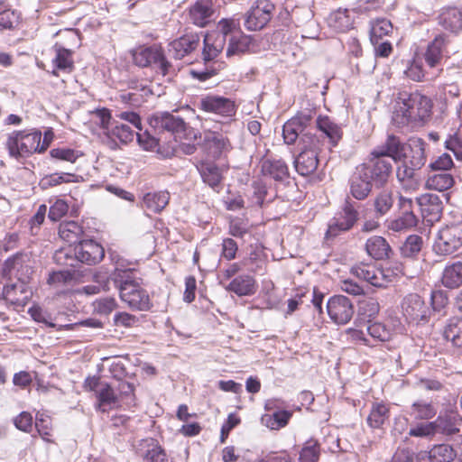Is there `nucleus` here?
<instances>
[{
    "mask_svg": "<svg viewBox=\"0 0 462 462\" xmlns=\"http://www.w3.org/2000/svg\"><path fill=\"white\" fill-rule=\"evenodd\" d=\"M372 155L374 157V161L371 164H363L360 167L363 170V177H370L373 181L382 185L385 182L392 165L388 159L391 157L395 162H400L401 165L397 167V177L400 181L404 180V170H402V166H404L402 158L404 157L403 145L401 143L399 137L393 134H390L386 141L385 149H375L373 151Z\"/></svg>",
    "mask_w": 462,
    "mask_h": 462,
    "instance_id": "1",
    "label": "nucleus"
},
{
    "mask_svg": "<svg viewBox=\"0 0 462 462\" xmlns=\"http://www.w3.org/2000/svg\"><path fill=\"white\" fill-rule=\"evenodd\" d=\"M72 253L77 260L89 265L99 263L105 255L99 244L93 240H82L73 250L69 248L57 251L54 259L59 264L73 265L74 258L70 256Z\"/></svg>",
    "mask_w": 462,
    "mask_h": 462,
    "instance_id": "2",
    "label": "nucleus"
},
{
    "mask_svg": "<svg viewBox=\"0 0 462 462\" xmlns=\"http://www.w3.org/2000/svg\"><path fill=\"white\" fill-rule=\"evenodd\" d=\"M300 145L301 151L294 160V167L299 174L309 176L318 168L322 144L319 137L307 132L300 139Z\"/></svg>",
    "mask_w": 462,
    "mask_h": 462,
    "instance_id": "3",
    "label": "nucleus"
},
{
    "mask_svg": "<svg viewBox=\"0 0 462 462\" xmlns=\"http://www.w3.org/2000/svg\"><path fill=\"white\" fill-rule=\"evenodd\" d=\"M118 289L122 301L132 310H147L150 309L151 303L148 293L127 273H124V275L121 276Z\"/></svg>",
    "mask_w": 462,
    "mask_h": 462,
    "instance_id": "4",
    "label": "nucleus"
},
{
    "mask_svg": "<svg viewBox=\"0 0 462 462\" xmlns=\"http://www.w3.org/2000/svg\"><path fill=\"white\" fill-rule=\"evenodd\" d=\"M431 100L415 92L406 99V126L417 129L423 126L431 116Z\"/></svg>",
    "mask_w": 462,
    "mask_h": 462,
    "instance_id": "5",
    "label": "nucleus"
},
{
    "mask_svg": "<svg viewBox=\"0 0 462 462\" xmlns=\"http://www.w3.org/2000/svg\"><path fill=\"white\" fill-rule=\"evenodd\" d=\"M42 133L14 132L6 141V147L10 156L19 159L25 158L33 152H39Z\"/></svg>",
    "mask_w": 462,
    "mask_h": 462,
    "instance_id": "6",
    "label": "nucleus"
},
{
    "mask_svg": "<svg viewBox=\"0 0 462 462\" xmlns=\"http://www.w3.org/2000/svg\"><path fill=\"white\" fill-rule=\"evenodd\" d=\"M462 246V223L448 225L438 232L433 245L437 254L448 255Z\"/></svg>",
    "mask_w": 462,
    "mask_h": 462,
    "instance_id": "7",
    "label": "nucleus"
},
{
    "mask_svg": "<svg viewBox=\"0 0 462 462\" xmlns=\"http://www.w3.org/2000/svg\"><path fill=\"white\" fill-rule=\"evenodd\" d=\"M274 10L269 0L255 1L245 14V27L249 31L262 30L271 21Z\"/></svg>",
    "mask_w": 462,
    "mask_h": 462,
    "instance_id": "8",
    "label": "nucleus"
},
{
    "mask_svg": "<svg viewBox=\"0 0 462 462\" xmlns=\"http://www.w3.org/2000/svg\"><path fill=\"white\" fill-rule=\"evenodd\" d=\"M134 61L139 67L154 66L163 76L167 75L171 63L166 60L160 46L152 45L134 53Z\"/></svg>",
    "mask_w": 462,
    "mask_h": 462,
    "instance_id": "9",
    "label": "nucleus"
},
{
    "mask_svg": "<svg viewBox=\"0 0 462 462\" xmlns=\"http://www.w3.org/2000/svg\"><path fill=\"white\" fill-rule=\"evenodd\" d=\"M369 0H356L346 5L345 8L339 7L337 10L332 12L328 17V24L335 32H343L352 27L353 20L348 14L349 10L353 11H366L368 7L365 6Z\"/></svg>",
    "mask_w": 462,
    "mask_h": 462,
    "instance_id": "10",
    "label": "nucleus"
},
{
    "mask_svg": "<svg viewBox=\"0 0 462 462\" xmlns=\"http://www.w3.org/2000/svg\"><path fill=\"white\" fill-rule=\"evenodd\" d=\"M357 219L358 212L352 204L346 202L342 211L329 223L326 232V239L334 238L341 232L349 230Z\"/></svg>",
    "mask_w": 462,
    "mask_h": 462,
    "instance_id": "11",
    "label": "nucleus"
},
{
    "mask_svg": "<svg viewBox=\"0 0 462 462\" xmlns=\"http://www.w3.org/2000/svg\"><path fill=\"white\" fill-rule=\"evenodd\" d=\"M327 311L337 324H346L353 317L354 308L348 298L343 295L334 296L327 303Z\"/></svg>",
    "mask_w": 462,
    "mask_h": 462,
    "instance_id": "12",
    "label": "nucleus"
},
{
    "mask_svg": "<svg viewBox=\"0 0 462 462\" xmlns=\"http://www.w3.org/2000/svg\"><path fill=\"white\" fill-rule=\"evenodd\" d=\"M199 107L208 113L230 117L236 114V105L233 100L220 96L208 95L202 97Z\"/></svg>",
    "mask_w": 462,
    "mask_h": 462,
    "instance_id": "13",
    "label": "nucleus"
},
{
    "mask_svg": "<svg viewBox=\"0 0 462 462\" xmlns=\"http://www.w3.org/2000/svg\"><path fill=\"white\" fill-rule=\"evenodd\" d=\"M406 321L416 324L425 323L428 321L430 310L425 304L422 297L418 294H410L406 300Z\"/></svg>",
    "mask_w": 462,
    "mask_h": 462,
    "instance_id": "14",
    "label": "nucleus"
},
{
    "mask_svg": "<svg viewBox=\"0 0 462 462\" xmlns=\"http://www.w3.org/2000/svg\"><path fill=\"white\" fill-rule=\"evenodd\" d=\"M32 296L31 290L27 285L18 280L16 282L3 287L0 297L6 301L17 306H24Z\"/></svg>",
    "mask_w": 462,
    "mask_h": 462,
    "instance_id": "15",
    "label": "nucleus"
},
{
    "mask_svg": "<svg viewBox=\"0 0 462 462\" xmlns=\"http://www.w3.org/2000/svg\"><path fill=\"white\" fill-rule=\"evenodd\" d=\"M415 205L421 217L432 223L439 217L441 205L437 195L423 194L415 199Z\"/></svg>",
    "mask_w": 462,
    "mask_h": 462,
    "instance_id": "16",
    "label": "nucleus"
},
{
    "mask_svg": "<svg viewBox=\"0 0 462 462\" xmlns=\"http://www.w3.org/2000/svg\"><path fill=\"white\" fill-rule=\"evenodd\" d=\"M423 142L420 138L411 137L406 143V175L408 169H420L425 163Z\"/></svg>",
    "mask_w": 462,
    "mask_h": 462,
    "instance_id": "17",
    "label": "nucleus"
},
{
    "mask_svg": "<svg viewBox=\"0 0 462 462\" xmlns=\"http://www.w3.org/2000/svg\"><path fill=\"white\" fill-rule=\"evenodd\" d=\"M136 453L142 457L143 462H168L165 451L153 439H142Z\"/></svg>",
    "mask_w": 462,
    "mask_h": 462,
    "instance_id": "18",
    "label": "nucleus"
},
{
    "mask_svg": "<svg viewBox=\"0 0 462 462\" xmlns=\"http://www.w3.org/2000/svg\"><path fill=\"white\" fill-rule=\"evenodd\" d=\"M212 0H198L189 10L190 22L199 26L205 27L212 20L214 14Z\"/></svg>",
    "mask_w": 462,
    "mask_h": 462,
    "instance_id": "19",
    "label": "nucleus"
},
{
    "mask_svg": "<svg viewBox=\"0 0 462 462\" xmlns=\"http://www.w3.org/2000/svg\"><path fill=\"white\" fill-rule=\"evenodd\" d=\"M150 125L159 130H166L179 134L186 130V124L183 119L169 113L154 115L150 120Z\"/></svg>",
    "mask_w": 462,
    "mask_h": 462,
    "instance_id": "20",
    "label": "nucleus"
},
{
    "mask_svg": "<svg viewBox=\"0 0 462 462\" xmlns=\"http://www.w3.org/2000/svg\"><path fill=\"white\" fill-rule=\"evenodd\" d=\"M351 273L357 278L367 282L373 286H385V274L382 269L377 268L374 264H357L352 267Z\"/></svg>",
    "mask_w": 462,
    "mask_h": 462,
    "instance_id": "21",
    "label": "nucleus"
},
{
    "mask_svg": "<svg viewBox=\"0 0 462 462\" xmlns=\"http://www.w3.org/2000/svg\"><path fill=\"white\" fill-rule=\"evenodd\" d=\"M199 38L197 34H186L174 40L170 44L169 51L177 60H181L192 52L199 45Z\"/></svg>",
    "mask_w": 462,
    "mask_h": 462,
    "instance_id": "22",
    "label": "nucleus"
},
{
    "mask_svg": "<svg viewBox=\"0 0 462 462\" xmlns=\"http://www.w3.org/2000/svg\"><path fill=\"white\" fill-rule=\"evenodd\" d=\"M262 174L276 181H282L289 177L286 163L281 159H266L261 163Z\"/></svg>",
    "mask_w": 462,
    "mask_h": 462,
    "instance_id": "23",
    "label": "nucleus"
},
{
    "mask_svg": "<svg viewBox=\"0 0 462 462\" xmlns=\"http://www.w3.org/2000/svg\"><path fill=\"white\" fill-rule=\"evenodd\" d=\"M439 23L445 30L457 32L462 29V11L457 7L443 8Z\"/></svg>",
    "mask_w": 462,
    "mask_h": 462,
    "instance_id": "24",
    "label": "nucleus"
},
{
    "mask_svg": "<svg viewBox=\"0 0 462 462\" xmlns=\"http://www.w3.org/2000/svg\"><path fill=\"white\" fill-rule=\"evenodd\" d=\"M96 398L97 400L96 408L102 412H106L114 409L119 403L118 396L107 383L101 384L100 389L96 394Z\"/></svg>",
    "mask_w": 462,
    "mask_h": 462,
    "instance_id": "25",
    "label": "nucleus"
},
{
    "mask_svg": "<svg viewBox=\"0 0 462 462\" xmlns=\"http://www.w3.org/2000/svg\"><path fill=\"white\" fill-rule=\"evenodd\" d=\"M226 41L222 34L208 33L204 38L203 59L213 60L224 50Z\"/></svg>",
    "mask_w": 462,
    "mask_h": 462,
    "instance_id": "26",
    "label": "nucleus"
},
{
    "mask_svg": "<svg viewBox=\"0 0 462 462\" xmlns=\"http://www.w3.org/2000/svg\"><path fill=\"white\" fill-rule=\"evenodd\" d=\"M256 288L257 286L253 277L240 275L232 280L226 289L238 296H249L255 293Z\"/></svg>",
    "mask_w": 462,
    "mask_h": 462,
    "instance_id": "27",
    "label": "nucleus"
},
{
    "mask_svg": "<svg viewBox=\"0 0 462 462\" xmlns=\"http://www.w3.org/2000/svg\"><path fill=\"white\" fill-rule=\"evenodd\" d=\"M55 58L52 62L56 68L52 71L54 76H58L57 70H61L66 73H70L74 69V61L72 58V51L69 49H65L60 45L55 44Z\"/></svg>",
    "mask_w": 462,
    "mask_h": 462,
    "instance_id": "28",
    "label": "nucleus"
},
{
    "mask_svg": "<svg viewBox=\"0 0 462 462\" xmlns=\"http://www.w3.org/2000/svg\"><path fill=\"white\" fill-rule=\"evenodd\" d=\"M203 181L212 189H217L222 180L221 170L211 162H201L197 166Z\"/></svg>",
    "mask_w": 462,
    "mask_h": 462,
    "instance_id": "29",
    "label": "nucleus"
},
{
    "mask_svg": "<svg viewBox=\"0 0 462 462\" xmlns=\"http://www.w3.org/2000/svg\"><path fill=\"white\" fill-rule=\"evenodd\" d=\"M83 228L75 221H66L60 224L59 236L69 245H76L82 241Z\"/></svg>",
    "mask_w": 462,
    "mask_h": 462,
    "instance_id": "30",
    "label": "nucleus"
},
{
    "mask_svg": "<svg viewBox=\"0 0 462 462\" xmlns=\"http://www.w3.org/2000/svg\"><path fill=\"white\" fill-rule=\"evenodd\" d=\"M362 173V168H357V172L355 173L351 180V193L357 199L366 198L372 189L373 180L370 177H363Z\"/></svg>",
    "mask_w": 462,
    "mask_h": 462,
    "instance_id": "31",
    "label": "nucleus"
},
{
    "mask_svg": "<svg viewBox=\"0 0 462 462\" xmlns=\"http://www.w3.org/2000/svg\"><path fill=\"white\" fill-rule=\"evenodd\" d=\"M365 250L372 258L382 260L388 257L391 247L383 237L374 236L366 241Z\"/></svg>",
    "mask_w": 462,
    "mask_h": 462,
    "instance_id": "32",
    "label": "nucleus"
},
{
    "mask_svg": "<svg viewBox=\"0 0 462 462\" xmlns=\"http://www.w3.org/2000/svg\"><path fill=\"white\" fill-rule=\"evenodd\" d=\"M251 43V36L245 35L241 32H236L235 34H232V36L228 39L226 56L231 57L247 51Z\"/></svg>",
    "mask_w": 462,
    "mask_h": 462,
    "instance_id": "33",
    "label": "nucleus"
},
{
    "mask_svg": "<svg viewBox=\"0 0 462 462\" xmlns=\"http://www.w3.org/2000/svg\"><path fill=\"white\" fill-rule=\"evenodd\" d=\"M442 284L449 289H455L462 285V263L456 262L447 265L443 271Z\"/></svg>",
    "mask_w": 462,
    "mask_h": 462,
    "instance_id": "34",
    "label": "nucleus"
},
{
    "mask_svg": "<svg viewBox=\"0 0 462 462\" xmlns=\"http://www.w3.org/2000/svg\"><path fill=\"white\" fill-rule=\"evenodd\" d=\"M393 31L392 23L386 18H376L370 22V41L373 45H376L379 41H383L384 36H388Z\"/></svg>",
    "mask_w": 462,
    "mask_h": 462,
    "instance_id": "35",
    "label": "nucleus"
},
{
    "mask_svg": "<svg viewBox=\"0 0 462 462\" xmlns=\"http://www.w3.org/2000/svg\"><path fill=\"white\" fill-rule=\"evenodd\" d=\"M169 199L167 191L149 192L143 196V204L148 210L159 213L168 205Z\"/></svg>",
    "mask_w": 462,
    "mask_h": 462,
    "instance_id": "36",
    "label": "nucleus"
},
{
    "mask_svg": "<svg viewBox=\"0 0 462 462\" xmlns=\"http://www.w3.org/2000/svg\"><path fill=\"white\" fill-rule=\"evenodd\" d=\"M317 126L329 139L332 145H336L342 138L341 127L328 116H319L317 119Z\"/></svg>",
    "mask_w": 462,
    "mask_h": 462,
    "instance_id": "37",
    "label": "nucleus"
},
{
    "mask_svg": "<svg viewBox=\"0 0 462 462\" xmlns=\"http://www.w3.org/2000/svg\"><path fill=\"white\" fill-rule=\"evenodd\" d=\"M443 336L456 347H462V319H451L446 325Z\"/></svg>",
    "mask_w": 462,
    "mask_h": 462,
    "instance_id": "38",
    "label": "nucleus"
},
{
    "mask_svg": "<svg viewBox=\"0 0 462 462\" xmlns=\"http://www.w3.org/2000/svg\"><path fill=\"white\" fill-rule=\"evenodd\" d=\"M454 178L451 174L442 171L429 177L426 186L430 189L444 191L450 189L454 185Z\"/></svg>",
    "mask_w": 462,
    "mask_h": 462,
    "instance_id": "39",
    "label": "nucleus"
},
{
    "mask_svg": "<svg viewBox=\"0 0 462 462\" xmlns=\"http://www.w3.org/2000/svg\"><path fill=\"white\" fill-rule=\"evenodd\" d=\"M76 181V176L72 173L63 172V173H52L44 176L40 180V186L43 189H47L55 186H58L62 183H69Z\"/></svg>",
    "mask_w": 462,
    "mask_h": 462,
    "instance_id": "40",
    "label": "nucleus"
},
{
    "mask_svg": "<svg viewBox=\"0 0 462 462\" xmlns=\"http://www.w3.org/2000/svg\"><path fill=\"white\" fill-rule=\"evenodd\" d=\"M387 417V407L383 403H375L371 409L370 414L367 418V422L370 427L377 429L384 423Z\"/></svg>",
    "mask_w": 462,
    "mask_h": 462,
    "instance_id": "41",
    "label": "nucleus"
},
{
    "mask_svg": "<svg viewBox=\"0 0 462 462\" xmlns=\"http://www.w3.org/2000/svg\"><path fill=\"white\" fill-rule=\"evenodd\" d=\"M443 38L436 37L435 40L428 46L425 53V59L428 65L431 68L437 66L441 60Z\"/></svg>",
    "mask_w": 462,
    "mask_h": 462,
    "instance_id": "42",
    "label": "nucleus"
},
{
    "mask_svg": "<svg viewBox=\"0 0 462 462\" xmlns=\"http://www.w3.org/2000/svg\"><path fill=\"white\" fill-rule=\"evenodd\" d=\"M50 154L52 158L69 162L74 163L79 158L82 157L84 154L81 151L67 148V147H60L51 150Z\"/></svg>",
    "mask_w": 462,
    "mask_h": 462,
    "instance_id": "43",
    "label": "nucleus"
},
{
    "mask_svg": "<svg viewBox=\"0 0 462 462\" xmlns=\"http://www.w3.org/2000/svg\"><path fill=\"white\" fill-rule=\"evenodd\" d=\"M304 134L295 120L290 119L283 125L282 135L287 144L294 143L297 138L300 135L301 138Z\"/></svg>",
    "mask_w": 462,
    "mask_h": 462,
    "instance_id": "44",
    "label": "nucleus"
},
{
    "mask_svg": "<svg viewBox=\"0 0 462 462\" xmlns=\"http://www.w3.org/2000/svg\"><path fill=\"white\" fill-rule=\"evenodd\" d=\"M433 462H451L456 457L454 449L446 444L435 446L431 448Z\"/></svg>",
    "mask_w": 462,
    "mask_h": 462,
    "instance_id": "45",
    "label": "nucleus"
},
{
    "mask_svg": "<svg viewBox=\"0 0 462 462\" xmlns=\"http://www.w3.org/2000/svg\"><path fill=\"white\" fill-rule=\"evenodd\" d=\"M379 312V303L373 298H366L358 303V314L364 319L374 318Z\"/></svg>",
    "mask_w": 462,
    "mask_h": 462,
    "instance_id": "46",
    "label": "nucleus"
},
{
    "mask_svg": "<svg viewBox=\"0 0 462 462\" xmlns=\"http://www.w3.org/2000/svg\"><path fill=\"white\" fill-rule=\"evenodd\" d=\"M239 23L234 19H222L218 22L217 31L214 32V34H222L225 38V41L229 39L232 34H235L236 32H240L238 30Z\"/></svg>",
    "mask_w": 462,
    "mask_h": 462,
    "instance_id": "47",
    "label": "nucleus"
},
{
    "mask_svg": "<svg viewBox=\"0 0 462 462\" xmlns=\"http://www.w3.org/2000/svg\"><path fill=\"white\" fill-rule=\"evenodd\" d=\"M291 412L287 411H279L269 416L267 419V426L272 430H278L287 425Z\"/></svg>",
    "mask_w": 462,
    "mask_h": 462,
    "instance_id": "48",
    "label": "nucleus"
},
{
    "mask_svg": "<svg viewBox=\"0 0 462 462\" xmlns=\"http://www.w3.org/2000/svg\"><path fill=\"white\" fill-rule=\"evenodd\" d=\"M73 280V273L70 271H58L50 273L47 280L48 284L52 286H61L69 283Z\"/></svg>",
    "mask_w": 462,
    "mask_h": 462,
    "instance_id": "49",
    "label": "nucleus"
},
{
    "mask_svg": "<svg viewBox=\"0 0 462 462\" xmlns=\"http://www.w3.org/2000/svg\"><path fill=\"white\" fill-rule=\"evenodd\" d=\"M69 210V206L63 199H57L50 208L48 217L56 222L64 217Z\"/></svg>",
    "mask_w": 462,
    "mask_h": 462,
    "instance_id": "50",
    "label": "nucleus"
},
{
    "mask_svg": "<svg viewBox=\"0 0 462 462\" xmlns=\"http://www.w3.org/2000/svg\"><path fill=\"white\" fill-rule=\"evenodd\" d=\"M111 135L119 139L120 142L127 143L134 140V133L128 125L120 124L115 125L111 131Z\"/></svg>",
    "mask_w": 462,
    "mask_h": 462,
    "instance_id": "51",
    "label": "nucleus"
},
{
    "mask_svg": "<svg viewBox=\"0 0 462 462\" xmlns=\"http://www.w3.org/2000/svg\"><path fill=\"white\" fill-rule=\"evenodd\" d=\"M117 307L114 298L106 297L98 299L94 302V310L99 314L108 315Z\"/></svg>",
    "mask_w": 462,
    "mask_h": 462,
    "instance_id": "52",
    "label": "nucleus"
},
{
    "mask_svg": "<svg viewBox=\"0 0 462 462\" xmlns=\"http://www.w3.org/2000/svg\"><path fill=\"white\" fill-rule=\"evenodd\" d=\"M446 146L452 151L457 159H462V127L446 141Z\"/></svg>",
    "mask_w": 462,
    "mask_h": 462,
    "instance_id": "53",
    "label": "nucleus"
},
{
    "mask_svg": "<svg viewBox=\"0 0 462 462\" xmlns=\"http://www.w3.org/2000/svg\"><path fill=\"white\" fill-rule=\"evenodd\" d=\"M369 335L380 341H387L391 338V333L382 323H373L367 327Z\"/></svg>",
    "mask_w": 462,
    "mask_h": 462,
    "instance_id": "54",
    "label": "nucleus"
},
{
    "mask_svg": "<svg viewBox=\"0 0 462 462\" xmlns=\"http://www.w3.org/2000/svg\"><path fill=\"white\" fill-rule=\"evenodd\" d=\"M92 119L95 124L98 125L102 129L108 130L111 114L106 108H98L91 112Z\"/></svg>",
    "mask_w": 462,
    "mask_h": 462,
    "instance_id": "55",
    "label": "nucleus"
},
{
    "mask_svg": "<svg viewBox=\"0 0 462 462\" xmlns=\"http://www.w3.org/2000/svg\"><path fill=\"white\" fill-rule=\"evenodd\" d=\"M139 319L127 312H118L114 317V324L116 327L132 328L135 326Z\"/></svg>",
    "mask_w": 462,
    "mask_h": 462,
    "instance_id": "56",
    "label": "nucleus"
},
{
    "mask_svg": "<svg viewBox=\"0 0 462 462\" xmlns=\"http://www.w3.org/2000/svg\"><path fill=\"white\" fill-rule=\"evenodd\" d=\"M392 196L387 192L381 193L374 201V208L380 215L385 214L392 207Z\"/></svg>",
    "mask_w": 462,
    "mask_h": 462,
    "instance_id": "57",
    "label": "nucleus"
},
{
    "mask_svg": "<svg viewBox=\"0 0 462 462\" xmlns=\"http://www.w3.org/2000/svg\"><path fill=\"white\" fill-rule=\"evenodd\" d=\"M319 447L316 443L304 447L300 454V462H317Z\"/></svg>",
    "mask_w": 462,
    "mask_h": 462,
    "instance_id": "58",
    "label": "nucleus"
},
{
    "mask_svg": "<svg viewBox=\"0 0 462 462\" xmlns=\"http://www.w3.org/2000/svg\"><path fill=\"white\" fill-rule=\"evenodd\" d=\"M14 425L20 430L29 432L32 427V416L29 412L23 411L14 419Z\"/></svg>",
    "mask_w": 462,
    "mask_h": 462,
    "instance_id": "59",
    "label": "nucleus"
},
{
    "mask_svg": "<svg viewBox=\"0 0 462 462\" xmlns=\"http://www.w3.org/2000/svg\"><path fill=\"white\" fill-rule=\"evenodd\" d=\"M237 245L232 238H225L222 242L221 255L227 261L233 260L237 252Z\"/></svg>",
    "mask_w": 462,
    "mask_h": 462,
    "instance_id": "60",
    "label": "nucleus"
},
{
    "mask_svg": "<svg viewBox=\"0 0 462 462\" xmlns=\"http://www.w3.org/2000/svg\"><path fill=\"white\" fill-rule=\"evenodd\" d=\"M415 200L406 199V228L415 226L419 221Z\"/></svg>",
    "mask_w": 462,
    "mask_h": 462,
    "instance_id": "61",
    "label": "nucleus"
},
{
    "mask_svg": "<svg viewBox=\"0 0 462 462\" xmlns=\"http://www.w3.org/2000/svg\"><path fill=\"white\" fill-rule=\"evenodd\" d=\"M436 432L435 422L421 423L410 430V435L415 437H425Z\"/></svg>",
    "mask_w": 462,
    "mask_h": 462,
    "instance_id": "62",
    "label": "nucleus"
},
{
    "mask_svg": "<svg viewBox=\"0 0 462 462\" xmlns=\"http://www.w3.org/2000/svg\"><path fill=\"white\" fill-rule=\"evenodd\" d=\"M247 233L246 224L239 218L232 219L229 223V234L236 237H242Z\"/></svg>",
    "mask_w": 462,
    "mask_h": 462,
    "instance_id": "63",
    "label": "nucleus"
},
{
    "mask_svg": "<svg viewBox=\"0 0 462 462\" xmlns=\"http://www.w3.org/2000/svg\"><path fill=\"white\" fill-rule=\"evenodd\" d=\"M18 16L12 10H5L0 13V26L5 29H11L17 23Z\"/></svg>",
    "mask_w": 462,
    "mask_h": 462,
    "instance_id": "64",
    "label": "nucleus"
}]
</instances>
